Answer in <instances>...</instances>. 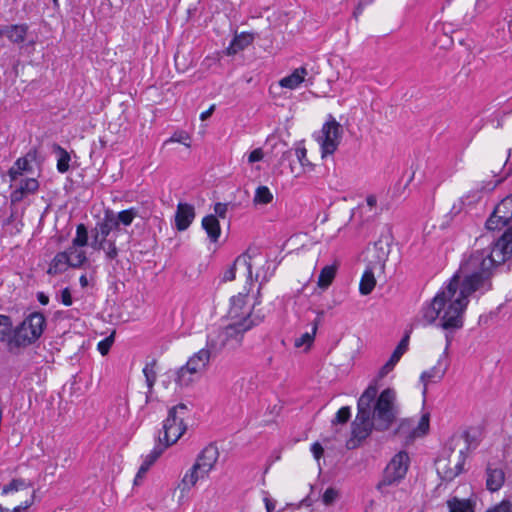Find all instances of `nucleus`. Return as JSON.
<instances>
[{"label": "nucleus", "mask_w": 512, "mask_h": 512, "mask_svg": "<svg viewBox=\"0 0 512 512\" xmlns=\"http://www.w3.org/2000/svg\"><path fill=\"white\" fill-rule=\"evenodd\" d=\"M504 480L505 475L501 469L492 468L490 466L487 468L486 485L490 491H498L502 487Z\"/></svg>", "instance_id": "cd10ccee"}, {"label": "nucleus", "mask_w": 512, "mask_h": 512, "mask_svg": "<svg viewBox=\"0 0 512 512\" xmlns=\"http://www.w3.org/2000/svg\"><path fill=\"white\" fill-rule=\"evenodd\" d=\"M214 110H215V105L213 104L210 106V108L208 110L201 113L200 119L202 121L207 120L213 114Z\"/></svg>", "instance_id": "4d7b16f0"}, {"label": "nucleus", "mask_w": 512, "mask_h": 512, "mask_svg": "<svg viewBox=\"0 0 512 512\" xmlns=\"http://www.w3.org/2000/svg\"><path fill=\"white\" fill-rule=\"evenodd\" d=\"M70 267V261L67 252H59L52 259L47 273L50 275H57L65 272Z\"/></svg>", "instance_id": "bb28decb"}, {"label": "nucleus", "mask_w": 512, "mask_h": 512, "mask_svg": "<svg viewBox=\"0 0 512 512\" xmlns=\"http://www.w3.org/2000/svg\"><path fill=\"white\" fill-rule=\"evenodd\" d=\"M273 200V195L270 189L267 186H259L254 195L253 202L255 204L266 205L271 203Z\"/></svg>", "instance_id": "4c0bfd02"}, {"label": "nucleus", "mask_w": 512, "mask_h": 512, "mask_svg": "<svg viewBox=\"0 0 512 512\" xmlns=\"http://www.w3.org/2000/svg\"><path fill=\"white\" fill-rule=\"evenodd\" d=\"M374 249L378 251V261L374 264L371 263L362 275L359 284V292L362 295H369L373 291L376 285L374 270L377 268V266L380 270H383L388 257V250L383 247L381 242H376L374 244Z\"/></svg>", "instance_id": "f8f14e48"}, {"label": "nucleus", "mask_w": 512, "mask_h": 512, "mask_svg": "<svg viewBox=\"0 0 512 512\" xmlns=\"http://www.w3.org/2000/svg\"><path fill=\"white\" fill-rule=\"evenodd\" d=\"M88 243V232L84 224L77 225L76 236L72 240V245L84 247Z\"/></svg>", "instance_id": "ea45409f"}, {"label": "nucleus", "mask_w": 512, "mask_h": 512, "mask_svg": "<svg viewBox=\"0 0 512 512\" xmlns=\"http://www.w3.org/2000/svg\"><path fill=\"white\" fill-rule=\"evenodd\" d=\"M13 333L10 317L0 315V342H8L10 347H15V344L12 342Z\"/></svg>", "instance_id": "7c9ffc66"}, {"label": "nucleus", "mask_w": 512, "mask_h": 512, "mask_svg": "<svg viewBox=\"0 0 512 512\" xmlns=\"http://www.w3.org/2000/svg\"><path fill=\"white\" fill-rule=\"evenodd\" d=\"M264 502H265V507H266L267 512H272L275 509V507H276L275 502L272 501L271 499L265 498Z\"/></svg>", "instance_id": "bf43d9fd"}, {"label": "nucleus", "mask_w": 512, "mask_h": 512, "mask_svg": "<svg viewBox=\"0 0 512 512\" xmlns=\"http://www.w3.org/2000/svg\"><path fill=\"white\" fill-rule=\"evenodd\" d=\"M61 302L65 305V306H71L72 305V296H71V292H70V289L69 288H64L62 291H61Z\"/></svg>", "instance_id": "603ef678"}, {"label": "nucleus", "mask_w": 512, "mask_h": 512, "mask_svg": "<svg viewBox=\"0 0 512 512\" xmlns=\"http://www.w3.org/2000/svg\"><path fill=\"white\" fill-rule=\"evenodd\" d=\"M337 268L334 265H327L322 268L318 277V286L322 289L328 288L336 276Z\"/></svg>", "instance_id": "473e14b6"}, {"label": "nucleus", "mask_w": 512, "mask_h": 512, "mask_svg": "<svg viewBox=\"0 0 512 512\" xmlns=\"http://www.w3.org/2000/svg\"><path fill=\"white\" fill-rule=\"evenodd\" d=\"M156 360H152L150 363H147L143 369V374L146 379V384L148 387V392L152 393L154 384L156 382Z\"/></svg>", "instance_id": "e433bc0d"}, {"label": "nucleus", "mask_w": 512, "mask_h": 512, "mask_svg": "<svg viewBox=\"0 0 512 512\" xmlns=\"http://www.w3.org/2000/svg\"><path fill=\"white\" fill-rule=\"evenodd\" d=\"M264 158V152L261 148L254 149L249 155H248V162L250 164L261 161Z\"/></svg>", "instance_id": "8fccbe9b"}, {"label": "nucleus", "mask_w": 512, "mask_h": 512, "mask_svg": "<svg viewBox=\"0 0 512 512\" xmlns=\"http://www.w3.org/2000/svg\"><path fill=\"white\" fill-rule=\"evenodd\" d=\"M55 150L59 154L57 169L60 173H65L69 169L70 155L65 149L58 145H55Z\"/></svg>", "instance_id": "58836bf2"}, {"label": "nucleus", "mask_w": 512, "mask_h": 512, "mask_svg": "<svg viewBox=\"0 0 512 512\" xmlns=\"http://www.w3.org/2000/svg\"><path fill=\"white\" fill-rule=\"evenodd\" d=\"M448 364H442V358L438 360L437 365L432 367L431 369L424 371L420 376V381L423 384V395H426L428 385L431 383H438L440 382L443 377L445 376V373L447 371Z\"/></svg>", "instance_id": "f3484780"}, {"label": "nucleus", "mask_w": 512, "mask_h": 512, "mask_svg": "<svg viewBox=\"0 0 512 512\" xmlns=\"http://www.w3.org/2000/svg\"><path fill=\"white\" fill-rule=\"evenodd\" d=\"M428 430L429 414H423L418 421L415 419H404L399 425L400 432L409 433L413 438L425 435Z\"/></svg>", "instance_id": "dca6fc26"}, {"label": "nucleus", "mask_w": 512, "mask_h": 512, "mask_svg": "<svg viewBox=\"0 0 512 512\" xmlns=\"http://www.w3.org/2000/svg\"><path fill=\"white\" fill-rule=\"evenodd\" d=\"M248 296L246 294H238L231 298V305L228 311V319L230 323L223 329L217 331V343L212 346L218 349L221 346H228L233 350L240 346L243 335L261 320L252 316V308L248 304Z\"/></svg>", "instance_id": "7ed1b4c3"}, {"label": "nucleus", "mask_w": 512, "mask_h": 512, "mask_svg": "<svg viewBox=\"0 0 512 512\" xmlns=\"http://www.w3.org/2000/svg\"><path fill=\"white\" fill-rule=\"evenodd\" d=\"M197 375H199V373L192 372L190 369H188L187 364L180 367L176 371H168L166 373V376L169 379H175L176 384L180 387L189 386L191 383L195 381Z\"/></svg>", "instance_id": "5701e85b"}, {"label": "nucleus", "mask_w": 512, "mask_h": 512, "mask_svg": "<svg viewBox=\"0 0 512 512\" xmlns=\"http://www.w3.org/2000/svg\"><path fill=\"white\" fill-rule=\"evenodd\" d=\"M311 452L313 453L315 459L319 460L323 455L324 450L320 443L315 442L311 446Z\"/></svg>", "instance_id": "864d4df0"}, {"label": "nucleus", "mask_w": 512, "mask_h": 512, "mask_svg": "<svg viewBox=\"0 0 512 512\" xmlns=\"http://www.w3.org/2000/svg\"><path fill=\"white\" fill-rule=\"evenodd\" d=\"M316 329H317V325L315 324L312 328V332L311 333L306 332V333L302 334L299 338H296L294 345L298 348L302 347V346L310 347L314 340V335L316 333Z\"/></svg>", "instance_id": "79ce46f5"}, {"label": "nucleus", "mask_w": 512, "mask_h": 512, "mask_svg": "<svg viewBox=\"0 0 512 512\" xmlns=\"http://www.w3.org/2000/svg\"><path fill=\"white\" fill-rule=\"evenodd\" d=\"M26 24L7 25L0 28V37H7L13 43H22L27 35Z\"/></svg>", "instance_id": "4be33fe9"}, {"label": "nucleus", "mask_w": 512, "mask_h": 512, "mask_svg": "<svg viewBox=\"0 0 512 512\" xmlns=\"http://www.w3.org/2000/svg\"><path fill=\"white\" fill-rule=\"evenodd\" d=\"M321 133L322 156L325 157L336 151L340 143L342 130L340 124L332 119L323 125Z\"/></svg>", "instance_id": "4468645a"}, {"label": "nucleus", "mask_w": 512, "mask_h": 512, "mask_svg": "<svg viewBox=\"0 0 512 512\" xmlns=\"http://www.w3.org/2000/svg\"><path fill=\"white\" fill-rule=\"evenodd\" d=\"M82 247L72 245L65 251L68 254L71 268H80L87 261L86 253Z\"/></svg>", "instance_id": "c85d7f7f"}, {"label": "nucleus", "mask_w": 512, "mask_h": 512, "mask_svg": "<svg viewBox=\"0 0 512 512\" xmlns=\"http://www.w3.org/2000/svg\"><path fill=\"white\" fill-rule=\"evenodd\" d=\"M33 504V494H30V498H27L23 504L14 507L13 510L3 507L0 505V512H20L21 510H25Z\"/></svg>", "instance_id": "49530a36"}, {"label": "nucleus", "mask_w": 512, "mask_h": 512, "mask_svg": "<svg viewBox=\"0 0 512 512\" xmlns=\"http://www.w3.org/2000/svg\"><path fill=\"white\" fill-rule=\"evenodd\" d=\"M350 415H351L350 408L347 406L342 407L336 413L335 418L332 420V424L333 425L344 424L349 420Z\"/></svg>", "instance_id": "a18cd8bd"}, {"label": "nucleus", "mask_w": 512, "mask_h": 512, "mask_svg": "<svg viewBox=\"0 0 512 512\" xmlns=\"http://www.w3.org/2000/svg\"><path fill=\"white\" fill-rule=\"evenodd\" d=\"M13 491H25L26 494L30 497V494L34 495V491L30 490L29 485L21 479H14L8 485H5L2 489L3 494H9Z\"/></svg>", "instance_id": "c9c22d12"}, {"label": "nucleus", "mask_w": 512, "mask_h": 512, "mask_svg": "<svg viewBox=\"0 0 512 512\" xmlns=\"http://www.w3.org/2000/svg\"><path fill=\"white\" fill-rule=\"evenodd\" d=\"M512 257V228L508 230L491 246L476 250L460 266V274L463 276V290L459 293L457 300H454V306L450 308L454 317L450 319L452 323L447 326H460L459 312L465 305L463 296L466 293L476 291H487L491 288L492 270L497 265L504 263Z\"/></svg>", "instance_id": "f257e3e1"}, {"label": "nucleus", "mask_w": 512, "mask_h": 512, "mask_svg": "<svg viewBox=\"0 0 512 512\" xmlns=\"http://www.w3.org/2000/svg\"><path fill=\"white\" fill-rule=\"evenodd\" d=\"M252 255L251 251L239 255L234 263L227 269L223 275V281H233L236 278V272L242 274L247 280H252Z\"/></svg>", "instance_id": "2eb2a0df"}, {"label": "nucleus", "mask_w": 512, "mask_h": 512, "mask_svg": "<svg viewBox=\"0 0 512 512\" xmlns=\"http://www.w3.org/2000/svg\"><path fill=\"white\" fill-rule=\"evenodd\" d=\"M91 246L95 250H102L105 252L106 257L109 260H113L118 256V249L115 245L114 239H106L101 241L92 242Z\"/></svg>", "instance_id": "c756f323"}, {"label": "nucleus", "mask_w": 512, "mask_h": 512, "mask_svg": "<svg viewBox=\"0 0 512 512\" xmlns=\"http://www.w3.org/2000/svg\"><path fill=\"white\" fill-rule=\"evenodd\" d=\"M409 463L410 458L407 452L400 451L397 453L387 464L383 477L377 484V489L381 493H387V487L398 485L406 476Z\"/></svg>", "instance_id": "6e6552de"}, {"label": "nucleus", "mask_w": 512, "mask_h": 512, "mask_svg": "<svg viewBox=\"0 0 512 512\" xmlns=\"http://www.w3.org/2000/svg\"><path fill=\"white\" fill-rule=\"evenodd\" d=\"M512 220V193L502 199L486 221L489 230H500Z\"/></svg>", "instance_id": "ddd939ff"}, {"label": "nucleus", "mask_w": 512, "mask_h": 512, "mask_svg": "<svg viewBox=\"0 0 512 512\" xmlns=\"http://www.w3.org/2000/svg\"><path fill=\"white\" fill-rule=\"evenodd\" d=\"M79 282H80V285L84 288L86 286H88V279L86 277V275H82L80 278H79Z\"/></svg>", "instance_id": "680f3d73"}, {"label": "nucleus", "mask_w": 512, "mask_h": 512, "mask_svg": "<svg viewBox=\"0 0 512 512\" xmlns=\"http://www.w3.org/2000/svg\"><path fill=\"white\" fill-rule=\"evenodd\" d=\"M408 342H409V335L406 334L403 339L400 341L398 346L393 351L392 355L390 356L389 360L382 366V368L379 371V377L383 378L385 377L389 372H391L395 365L399 362L402 355L406 352L408 348Z\"/></svg>", "instance_id": "6ab92c4d"}, {"label": "nucleus", "mask_w": 512, "mask_h": 512, "mask_svg": "<svg viewBox=\"0 0 512 512\" xmlns=\"http://www.w3.org/2000/svg\"><path fill=\"white\" fill-rule=\"evenodd\" d=\"M464 462V450L454 452V448L450 447L448 457H442L436 462L437 472L443 480L452 481L463 471Z\"/></svg>", "instance_id": "9d476101"}, {"label": "nucleus", "mask_w": 512, "mask_h": 512, "mask_svg": "<svg viewBox=\"0 0 512 512\" xmlns=\"http://www.w3.org/2000/svg\"><path fill=\"white\" fill-rule=\"evenodd\" d=\"M339 498V491L333 487H329L325 490L322 495V501L326 506H330L334 504V502Z\"/></svg>", "instance_id": "c03bdc74"}, {"label": "nucleus", "mask_w": 512, "mask_h": 512, "mask_svg": "<svg viewBox=\"0 0 512 512\" xmlns=\"http://www.w3.org/2000/svg\"><path fill=\"white\" fill-rule=\"evenodd\" d=\"M38 300L42 305H47L49 302V297L41 292L38 294Z\"/></svg>", "instance_id": "052dcab7"}, {"label": "nucleus", "mask_w": 512, "mask_h": 512, "mask_svg": "<svg viewBox=\"0 0 512 512\" xmlns=\"http://www.w3.org/2000/svg\"><path fill=\"white\" fill-rule=\"evenodd\" d=\"M449 512H473V504L470 500L452 497L447 500Z\"/></svg>", "instance_id": "2f4dec72"}, {"label": "nucleus", "mask_w": 512, "mask_h": 512, "mask_svg": "<svg viewBox=\"0 0 512 512\" xmlns=\"http://www.w3.org/2000/svg\"><path fill=\"white\" fill-rule=\"evenodd\" d=\"M187 410L185 404H178L172 407L163 423V438L159 437V442L168 447L178 441L185 433L187 426L184 424L183 414Z\"/></svg>", "instance_id": "1a4fd4ad"}, {"label": "nucleus", "mask_w": 512, "mask_h": 512, "mask_svg": "<svg viewBox=\"0 0 512 512\" xmlns=\"http://www.w3.org/2000/svg\"><path fill=\"white\" fill-rule=\"evenodd\" d=\"M290 156H291V152H290V151H287V152L283 153V155H282V159H283V160H284V159H289V158H290Z\"/></svg>", "instance_id": "e2e57ef3"}, {"label": "nucleus", "mask_w": 512, "mask_h": 512, "mask_svg": "<svg viewBox=\"0 0 512 512\" xmlns=\"http://www.w3.org/2000/svg\"><path fill=\"white\" fill-rule=\"evenodd\" d=\"M308 75V71L305 67L296 68L290 75L283 77L279 81V85L283 88L294 90L300 86Z\"/></svg>", "instance_id": "b1692460"}, {"label": "nucleus", "mask_w": 512, "mask_h": 512, "mask_svg": "<svg viewBox=\"0 0 512 512\" xmlns=\"http://www.w3.org/2000/svg\"><path fill=\"white\" fill-rule=\"evenodd\" d=\"M30 163L26 157H21L16 160L13 166L9 169V176L11 181L16 182L18 177L23 174V172L30 170Z\"/></svg>", "instance_id": "72a5a7b5"}, {"label": "nucleus", "mask_w": 512, "mask_h": 512, "mask_svg": "<svg viewBox=\"0 0 512 512\" xmlns=\"http://www.w3.org/2000/svg\"><path fill=\"white\" fill-rule=\"evenodd\" d=\"M180 140L175 138V137H171L169 140L166 141V143L168 142H179Z\"/></svg>", "instance_id": "0e129e2a"}, {"label": "nucleus", "mask_w": 512, "mask_h": 512, "mask_svg": "<svg viewBox=\"0 0 512 512\" xmlns=\"http://www.w3.org/2000/svg\"><path fill=\"white\" fill-rule=\"evenodd\" d=\"M395 401L396 392L391 388L383 390L376 399L373 411L371 410V418L374 420L376 430H387L395 421L397 415Z\"/></svg>", "instance_id": "423d86ee"}, {"label": "nucleus", "mask_w": 512, "mask_h": 512, "mask_svg": "<svg viewBox=\"0 0 512 512\" xmlns=\"http://www.w3.org/2000/svg\"><path fill=\"white\" fill-rule=\"evenodd\" d=\"M117 230L116 222L109 217L107 212L101 222H98L93 229V240L92 242L109 239L110 234Z\"/></svg>", "instance_id": "aec40b11"}, {"label": "nucleus", "mask_w": 512, "mask_h": 512, "mask_svg": "<svg viewBox=\"0 0 512 512\" xmlns=\"http://www.w3.org/2000/svg\"><path fill=\"white\" fill-rule=\"evenodd\" d=\"M39 188V183L35 178L22 179L19 186L11 193L12 202H20L29 194L35 193Z\"/></svg>", "instance_id": "412c9836"}, {"label": "nucleus", "mask_w": 512, "mask_h": 512, "mask_svg": "<svg viewBox=\"0 0 512 512\" xmlns=\"http://www.w3.org/2000/svg\"><path fill=\"white\" fill-rule=\"evenodd\" d=\"M377 393V386L369 385L358 400V412L352 423V435L358 441L366 439L375 428L374 420L371 418V405Z\"/></svg>", "instance_id": "20e7f679"}, {"label": "nucleus", "mask_w": 512, "mask_h": 512, "mask_svg": "<svg viewBox=\"0 0 512 512\" xmlns=\"http://www.w3.org/2000/svg\"><path fill=\"white\" fill-rule=\"evenodd\" d=\"M463 437L464 436H462V435H455V436L451 437L450 442H449V448L452 447V449L454 448V450H455L456 447L460 446L463 441L467 442V439H463Z\"/></svg>", "instance_id": "5fc2aeb1"}, {"label": "nucleus", "mask_w": 512, "mask_h": 512, "mask_svg": "<svg viewBox=\"0 0 512 512\" xmlns=\"http://www.w3.org/2000/svg\"><path fill=\"white\" fill-rule=\"evenodd\" d=\"M165 377L167 378V380H166V381H165V380H163V384H164V386L167 388V387H168L169 382L171 381V379H169L166 375H165Z\"/></svg>", "instance_id": "69168bd1"}, {"label": "nucleus", "mask_w": 512, "mask_h": 512, "mask_svg": "<svg viewBox=\"0 0 512 512\" xmlns=\"http://www.w3.org/2000/svg\"><path fill=\"white\" fill-rule=\"evenodd\" d=\"M253 41V35L252 34H241L236 36L233 41L231 42V45L229 47V53H237L239 50L244 49L248 45H250Z\"/></svg>", "instance_id": "f704fd0d"}, {"label": "nucleus", "mask_w": 512, "mask_h": 512, "mask_svg": "<svg viewBox=\"0 0 512 512\" xmlns=\"http://www.w3.org/2000/svg\"><path fill=\"white\" fill-rule=\"evenodd\" d=\"M195 218V209L191 204L179 203L175 213V226L177 230L184 231Z\"/></svg>", "instance_id": "a211bd4d"}, {"label": "nucleus", "mask_w": 512, "mask_h": 512, "mask_svg": "<svg viewBox=\"0 0 512 512\" xmlns=\"http://www.w3.org/2000/svg\"><path fill=\"white\" fill-rule=\"evenodd\" d=\"M109 217L116 222V229H120V225L129 226L133 220L138 216V209L132 207L127 210L118 212L117 214L109 211L107 212Z\"/></svg>", "instance_id": "393cba45"}, {"label": "nucleus", "mask_w": 512, "mask_h": 512, "mask_svg": "<svg viewBox=\"0 0 512 512\" xmlns=\"http://www.w3.org/2000/svg\"><path fill=\"white\" fill-rule=\"evenodd\" d=\"M54 4H57L58 0H52Z\"/></svg>", "instance_id": "338daca9"}, {"label": "nucleus", "mask_w": 512, "mask_h": 512, "mask_svg": "<svg viewBox=\"0 0 512 512\" xmlns=\"http://www.w3.org/2000/svg\"><path fill=\"white\" fill-rule=\"evenodd\" d=\"M463 290V276L460 274V270L452 277L449 284L436 296L433 298L431 303L422 309V321L424 324L429 325L436 321V319H440V327L446 331V347L444 351V356L446 357L448 348L451 345L453 336L452 332L462 328L463 326V314L468 305V297L472 293H466L463 296V301H465L464 307L459 312L460 317V326H454L453 324L447 326V323H452L449 321L454 317L453 312L450 308L454 306V300H457L459 293Z\"/></svg>", "instance_id": "f03ea898"}, {"label": "nucleus", "mask_w": 512, "mask_h": 512, "mask_svg": "<svg viewBox=\"0 0 512 512\" xmlns=\"http://www.w3.org/2000/svg\"><path fill=\"white\" fill-rule=\"evenodd\" d=\"M217 339L218 335L215 333L208 336L206 347L196 352L187 361L188 369L201 374L207 369L212 355L218 354L223 349H228V346H221L218 349L214 348L212 344L213 342L217 343Z\"/></svg>", "instance_id": "9b49d317"}, {"label": "nucleus", "mask_w": 512, "mask_h": 512, "mask_svg": "<svg viewBox=\"0 0 512 512\" xmlns=\"http://www.w3.org/2000/svg\"><path fill=\"white\" fill-rule=\"evenodd\" d=\"M218 458V448L213 444L206 446L198 455L193 466L183 476V490H190L199 480L208 477L209 473L214 469Z\"/></svg>", "instance_id": "39448f33"}, {"label": "nucleus", "mask_w": 512, "mask_h": 512, "mask_svg": "<svg viewBox=\"0 0 512 512\" xmlns=\"http://www.w3.org/2000/svg\"><path fill=\"white\" fill-rule=\"evenodd\" d=\"M165 445L162 443H159L155 448L146 456L144 460V464H146L148 467H151L153 463L160 457V455L163 453L165 449Z\"/></svg>", "instance_id": "37998d69"}, {"label": "nucleus", "mask_w": 512, "mask_h": 512, "mask_svg": "<svg viewBox=\"0 0 512 512\" xmlns=\"http://www.w3.org/2000/svg\"><path fill=\"white\" fill-rule=\"evenodd\" d=\"M150 467H148L146 464L142 463V465L140 466L137 474H136V477L134 479V484L135 485H138L140 480L142 479V477L146 474V472L149 470Z\"/></svg>", "instance_id": "6e6d98bb"}, {"label": "nucleus", "mask_w": 512, "mask_h": 512, "mask_svg": "<svg viewBox=\"0 0 512 512\" xmlns=\"http://www.w3.org/2000/svg\"><path fill=\"white\" fill-rule=\"evenodd\" d=\"M45 323V317L38 312L26 317L14 330L12 342L15 347H25L35 342L42 335Z\"/></svg>", "instance_id": "0eeeda50"}, {"label": "nucleus", "mask_w": 512, "mask_h": 512, "mask_svg": "<svg viewBox=\"0 0 512 512\" xmlns=\"http://www.w3.org/2000/svg\"><path fill=\"white\" fill-rule=\"evenodd\" d=\"M113 341H114L113 335L106 337L104 340H102L98 343V351L102 355H106L109 352V350L113 344Z\"/></svg>", "instance_id": "de8ad7c7"}, {"label": "nucleus", "mask_w": 512, "mask_h": 512, "mask_svg": "<svg viewBox=\"0 0 512 512\" xmlns=\"http://www.w3.org/2000/svg\"><path fill=\"white\" fill-rule=\"evenodd\" d=\"M227 210H228L227 204H224V203H216L214 206L215 214L222 219H224L226 217Z\"/></svg>", "instance_id": "3c124183"}, {"label": "nucleus", "mask_w": 512, "mask_h": 512, "mask_svg": "<svg viewBox=\"0 0 512 512\" xmlns=\"http://www.w3.org/2000/svg\"><path fill=\"white\" fill-rule=\"evenodd\" d=\"M295 156L299 161L304 172L313 170V164L307 158V150L304 147H298L295 149Z\"/></svg>", "instance_id": "a19ab883"}, {"label": "nucleus", "mask_w": 512, "mask_h": 512, "mask_svg": "<svg viewBox=\"0 0 512 512\" xmlns=\"http://www.w3.org/2000/svg\"><path fill=\"white\" fill-rule=\"evenodd\" d=\"M367 206H369L371 209L374 208L377 204V198L375 195H369L366 198Z\"/></svg>", "instance_id": "13d9d810"}, {"label": "nucleus", "mask_w": 512, "mask_h": 512, "mask_svg": "<svg viewBox=\"0 0 512 512\" xmlns=\"http://www.w3.org/2000/svg\"><path fill=\"white\" fill-rule=\"evenodd\" d=\"M512 505L509 501L503 500L498 505L488 509L486 512H512Z\"/></svg>", "instance_id": "09e8293b"}, {"label": "nucleus", "mask_w": 512, "mask_h": 512, "mask_svg": "<svg viewBox=\"0 0 512 512\" xmlns=\"http://www.w3.org/2000/svg\"><path fill=\"white\" fill-rule=\"evenodd\" d=\"M202 227L206 231L211 242H217L221 228L219 221L215 215H207L202 219Z\"/></svg>", "instance_id": "a878e982"}]
</instances>
